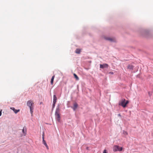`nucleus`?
Returning <instances> with one entry per match:
<instances>
[{"mask_svg":"<svg viewBox=\"0 0 153 153\" xmlns=\"http://www.w3.org/2000/svg\"><path fill=\"white\" fill-rule=\"evenodd\" d=\"M128 100L126 101L125 99H122L121 101L119 102L120 105L122 106L123 108H125L126 106L127 105L128 103Z\"/></svg>","mask_w":153,"mask_h":153,"instance_id":"1","label":"nucleus"},{"mask_svg":"<svg viewBox=\"0 0 153 153\" xmlns=\"http://www.w3.org/2000/svg\"><path fill=\"white\" fill-rule=\"evenodd\" d=\"M122 149L123 148L122 147H120L118 145H115L113 147V151L114 152H120L122 151Z\"/></svg>","mask_w":153,"mask_h":153,"instance_id":"2","label":"nucleus"},{"mask_svg":"<svg viewBox=\"0 0 153 153\" xmlns=\"http://www.w3.org/2000/svg\"><path fill=\"white\" fill-rule=\"evenodd\" d=\"M27 105L30 108L34 107V103L31 100H30L27 102Z\"/></svg>","mask_w":153,"mask_h":153,"instance_id":"3","label":"nucleus"},{"mask_svg":"<svg viewBox=\"0 0 153 153\" xmlns=\"http://www.w3.org/2000/svg\"><path fill=\"white\" fill-rule=\"evenodd\" d=\"M55 116L56 120L59 122H60L61 117L59 113H55Z\"/></svg>","mask_w":153,"mask_h":153,"instance_id":"4","label":"nucleus"},{"mask_svg":"<svg viewBox=\"0 0 153 153\" xmlns=\"http://www.w3.org/2000/svg\"><path fill=\"white\" fill-rule=\"evenodd\" d=\"M44 133H43L42 135V143L46 147L47 149H49L48 146L46 141L44 140Z\"/></svg>","mask_w":153,"mask_h":153,"instance_id":"5","label":"nucleus"},{"mask_svg":"<svg viewBox=\"0 0 153 153\" xmlns=\"http://www.w3.org/2000/svg\"><path fill=\"white\" fill-rule=\"evenodd\" d=\"M108 65L107 64H103L100 65V68L103 69L105 68H108Z\"/></svg>","mask_w":153,"mask_h":153,"instance_id":"6","label":"nucleus"},{"mask_svg":"<svg viewBox=\"0 0 153 153\" xmlns=\"http://www.w3.org/2000/svg\"><path fill=\"white\" fill-rule=\"evenodd\" d=\"M104 38L105 39L108 40L111 42H114V41L113 39L109 37L105 36Z\"/></svg>","mask_w":153,"mask_h":153,"instance_id":"7","label":"nucleus"},{"mask_svg":"<svg viewBox=\"0 0 153 153\" xmlns=\"http://www.w3.org/2000/svg\"><path fill=\"white\" fill-rule=\"evenodd\" d=\"M78 106V104L76 102H75L74 103L73 107H71V108H72L74 111H75L77 108Z\"/></svg>","mask_w":153,"mask_h":153,"instance_id":"8","label":"nucleus"},{"mask_svg":"<svg viewBox=\"0 0 153 153\" xmlns=\"http://www.w3.org/2000/svg\"><path fill=\"white\" fill-rule=\"evenodd\" d=\"M10 109L13 110L15 114H17L18 112H19L20 111L19 109H16L14 108L13 107H11L10 108Z\"/></svg>","mask_w":153,"mask_h":153,"instance_id":"9","label":"nucleus"},{"mask_svg":"<svg viewBox=\"0 0 153 153\" xmlns=\"http://www.w3.org/2000/svg\"><path fill=\"white\" fill-rule=\"evenodd\" d=\"M143 32L144 33V35L146 36L147 37L149 34V31L148 30H143Z\"/></svg>","mask_w":153,"mask_h":153,"instance_id":"10","label":"nucleus"},{"mask_svg":"<svg viewBox=\"0 0 153 153\" xmlns=\"http://www.w3.org/2000/svg\"><path fill=\"white\" fill-rule=\"evenodd\" d=\"M57 100V98L55 94H54L53 96V102H56Z\"/></svg>","mask_w":153,"mask_h":153,"instance_id":"11","label":"nucleus"},{"mask_svg":"<svg viewBox=\"0 0 153 153\" xmlns=\"http://www.w3.org/2000/svg\"><path fill=\"white\" fill-rule=\"evenodd\" d=\"M128 68L130 70H133L134 66L130 65H129L128 66Z\"/></svg>","mask_w":153,"mask_h":153,"instance_id":"12","label":"nucleus"},{"mask_svg":"<svg viewBox=\"0 0 153 153\" xmlns=\"http://www.w3.org/2000/svg\"><path fill=\"white\" fill-rule=\"evenodd\" d=\"M60 111V108H56L55 113H56V114L57 113H59Z\"/></svg>","mask_w":153,"mask_h":153,"instance_id":"13","label":"nucleus"},{"mask_svg":"<svg viewBox=\"0 0 153 153\" xmlns=\"http://www.w3.org/2000/svg\"><path fill=\"white\" fill-rule=\"evenodd\" d=\"M81 52V50L80 49L77 48L76 49L75 51V53L77 54H79Z\"/></svg>","mask_w":153,"mask_h":153,"instance_id":"14","label":"nucleus"},{"mask_svg":"<svg viewBox=\"0 0 153 153\" xmlns=\"http://www.w3.org/2000/svg\"><path fill=\"white\" fill-rule=\"evenodd\" d=\"M22 132L24 134H26V128L25 127H24L22 130Z\"/></svg>","mask_w":153,"mask_h":153,"instance_id":"15","label":"nucleus"},{"mask_svg":"<svg viewBox=\"0 0 153 153\" xmlns=\"http://www.w3.org/2000/svg\"><path fill=\"white\" fill-rule=\"evenodd\" d=\"M54 77H55V76L53 75L52 76V77L51 78V84H53V80H54Z\"/></svg>","mask_w":153,"mask_h":153,"instance_id":"16","label":"nucleus"},{"mask_svg":"<svg viewBox=\"0 0 153 153\" xmlns=\"http://www.w3.org/2000/svg\"><path fill=\"white\" fill-rule=\"evenodd\" d=\"M74 78L75 79H76V80H79V77L75 74H74Z\"/></svg>","mask_w":153,"mask_h":153,"instance_id":"17","label":"nucleus"},{"mask_svg":"<svg viewBox=\"0 0 153 153\" xmlns=\"http://www.w3.org/2000/svg\"><path fill=\"white\" fill-rule=\"evenodd\" d=\"M30 108V113L32 114L33 112V109H34V107Z\"/></svg>","mask_w":153,"mask_h":153,"instance_id":"18","label":"nucleus"},{"mask_svg":"<svg viewBox=\"0 0 153 153\" xmlns=\"http://www.w3.org/2000/svg\"><path fill=\"white\" fill-rule=\"evenodd\" d=\"M123 134H124L125 136L128 134V133L124 130L123 131Z\"/></svg>","mask_w":153,"mask_h":153,"instance_id":"19","label":"nucleus"},{"mask_svg":"<svg viewBox=\"0 0 153 153\" xmlns=\"http://www.w3.org/2000/svg\"><path fill=\"white\" fill-rule=\"evenodd\" d=\"M56 103V102H53V105H52V107L53 108H55V106Z\"/></svg>","mask_w":153,"mask_h":153,"instance_id":"20","label":"nucleus"},{"mask_svg":"<svg viewBox=\"0 0 153 153\" xmlns=\"http://www.w3.org/2000/svg\"><path fill=\"white\" fill-rule=\"evenodd\" d=\"M103 153H107V151L105 149L103 152Z\"/></svg>","mask_w":153,"mask_h":153,"instance_id":"21","label":"nucleus"},{"mask_svg":"<svg viewBox=\"0 0 153 153\" xmlns=\"http://www.w3.org/2000/svg\"><path fill=\"white\" fill-rule=\"evenodd\" d=\"M109 74L112 75L114 74V73L113 72H110L109 73Z\"/></svg>","mask_w":153,"mask_h":153,"instance_id":"22","label":"nucleus"},{"mask_svg":"<svg viewBox=\"0 0 153 153\" xmlns=\"http://www.w3.org/2000/svg\"><path fill=\"white\" fill-rule=\"evenodd\" d=\"M60 104H58L57 106L56 107V108H60Z\"/></svg>","mask_w":153,"mask_h":153,"instance_id":"23","label":"nucleus"},{"mask_svg":"<svg viewBox=\"0 0 153 153\" xmlns=\"http://www.w3.org/2000/svg\"><path fill=\"white\" fill-rule=\"evenodd\" d=\"M1 112H2V110H1L0 111V116H1Z\"/></svg>","mask_w":153,"mask_h":153,"instance_id":"24","label":"nucleus"},{"mask_svg":"<svg viewBox=\"0 0 153 153\" xmlns=\"http://www.w3.org/2000/svg\"><path fill=\"white\" fill-rule=\"evenodd\" d=\"M149 96H150L152 95V94L150 93V92H149Z\"/></svg>","mask_w":153,"mask_h":153,"instance_id":"25","label":"nucleus"},{"mask_svg":"<svg viewBox=\"0 0 153 153\" xmlns=\"http://www.w3.org/2000/svg\"><path fill=\"white\" fill-rule=\"evenodd\" d=\"M54 108H53L52 107V108L51 109V112H52L53 109H54Z\"/></svg>","mask_w":153,"mask_h":153,"instance_id":"26","label":"nucleus"},{"mask_svg":"<svg viewBox=\"0 0 153 153\" xmlns=\"http://www.w3.org/2000/svg\"><path fill=\"white\" fill-rule=\"evenodd\" d=\"M118 116L119 117H121V115L120 114H118Z\"/></svg>","mask_w":153,"mask_h":153,"instance_id":"27","label":"nucleus"},{"mask_svg":"<svg viewBox=\"0 0 153 153\" xmlns=\"http://www.w3.org/2000/svg\"><path fill=\"white\" fill-rule=\"evenodd\" d=\"M88 149H89V147H86V149L88 150Z\"/></svg>","mask_w":153,"mask_h":153,"instance_id":"28","label":"nucleus"}]
</instances>
